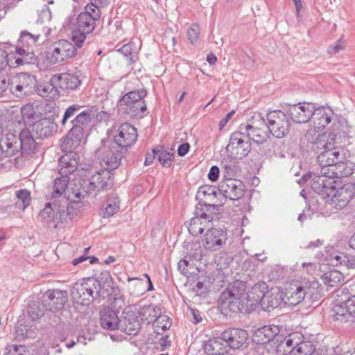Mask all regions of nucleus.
<instances>
[{
	"label": "nucleus",
	"mask_w": 355,
	"mask_h": 355,
	"mask_svg": "<svg viewBox=\"0 0 355 355\" xmlns=\"http://www.w3.org/2000/svg\"><path fill=\"white\" fill-rule=\"evenodd\" d=\"M336 135L319 133L309 130L305 138L312 144L311 150L317 156V162L324 174L349 176L354 173V164L347 160V150L341 146H335Z\"/></svg>",
	"instance_id": "obj_1"
},
{
	"label": "nucleus",
	"mask_w": 355,
	"mask_h": 355,
	"mask_svg": "<svg viewBox=\"0 0 355 355\" xmlns=\"http://www.w3.org/2000/svg\"><path fill=\"white\" fill-rule=\"evenodd\" d=\"M81 108V105L73 104L67 107L62 118V128H66L68 121H70L71 124V128L64 139L62 146L65 149L71 150L80 144L94 118L91 109L80 111Z\"/></svg>",
	"instance_id": "obj_2"
},
{
	"label": "nucleus",
	"mask_w": 355,
	"mask_h": 355,
	"mask_svg": "<svg viewBox=\"0 0 355 355\" xmlns=\"http://www.w3.org/2000/svg\"><path fill=\"white\" fill-rule=\"evenodd\" d=\"M101 17L98 11L94 8L92 10L88 7L72 19L70 23L71 40L77 46H83L87 36L94 31Z\"/></svg>",
	"instance_id": "obj_3"
},
{
	"label": "nucleus",
	"mask_w": 355,
	"mask_h": 355,
	"mask_svg": "<svg viewBox=\"0 0 355 355\" xmlns=\"http://www.w3.org/2000/svg\"><path fill=\"white\" fill-rule=\"evenodd\" d=\"M218 206L207 202H198L195 207L194 216L187 224L189 233L193 236H198L203 233L205 230H209L213 226L212 220L216 214Z\"/></svg>",
	"instance_id": "obj_4"
},
{
	"label": "nucleus",
	"mask_w": 355,
	"mask_h": 355,
	"mask_svg": "<svg viewBox=\"0 0 355 355\" xmlns=\"http://www.w3.org/2000/svg\"><path fill=\"white\" fill-rule=\"evenodd\" d=\"M248 293H245V285L242 282L234 283L225 290L218 300L219 305L223 311L239 313L244 309L245 300H252Z\"/></svg>",
	"instance_id": "obj_5"
},
{
	"label": "nucleus",
	"mask_w": 355,
	"mask_h": 355,
	"mask_svg": "<svg viewBox=\"0 0 355 355\" xmlns=\"http://www.w3.org/2000/svg\"><path fill=\"white\" fill-rule=\"evenodd\" d=\"M40 36L41 34L37 31L31 33L28 31H23L21 32L18 42L21 46L15 48L14 55L15 62L17 66L35 64L37 62L33 48L36 46Z\"/></svg>",
	"instance_id": "obj_6"
},
{
	"label": "nucleus",
	"mask_w": 355,
	"mask_h": 355,
	"mask_svg": "<svg viewBox=\"0 0 355 355\" xmlns=\"http://www.w3.org/2000/svg\"><path fill=\"white\" fill-rule=\"evenodd\" d=\"M266 288V284H255L248 295L249 297H252L253 304H260L263 310L270 311L282 304L284 300V293L278 289H271L263 291Z\"/></svg>",
	"instance_id": "obj_7"
},
{
	"label": "nucleus",
	"mask_w": 355,
	"mask_h": 355,
	"mask_svg": "<svg viewBox=\"0 0 355 355\" xmlns=\"http://www.w3.org/2000/svg\"><path fill=\"white\" fill-rule=\"evenodd\" d=\"M146 95L147 92L144 89L126 93L118 102L119 112L130 118L141 116L146 110V105L143 100Z\"/></svg>",
	"instance_id": "obj_8"
},
{
	"label": "nucleus",
	"mask_w": 355,
	"mask_h": 355,
	"mask_svg": "<svg viewBox=\"0 0 355 355\" xmlns=\"http://www.w3.org/2000/svg\"><path fill=\"white\" fill-rule=\"evenodd\" d=\"M113 184V173L103 168L90 177L88 184L85 186L87 189L84 188L76 189L73 191L72 194L75 198L82 199L93 192L96 195L98 192L110 189Z\"/></svg>",
	"instance_id": "obj_9"
},
{
	"label": "nucleus",
	"mask_w": 355,
	"mask_h": 355,
	"mask_svg": "<svg viewBox=\"0 0 355 355\" xmlns=\"http://www.w3.org/2000/svg\"><path fill=\"white\" fill-rule=\"evenodd\" d=\"M101 282L94 278H87L83 282H76L71 289V296L77 304L87 305L95 297L98 296Z\"/></svg>",
	"instance_id": "obj_10"
},
{
	"label": "nucleus",
	"mask_w": 355,
	"mask_h": 355,
	"mask_svg": "<svg viewBox=\"0 0 355 355\" xmlns=\"http://www.w3.org/2000/svg\"><path fill=\"white\" fill-rule=\"evenodd\" d=\"M80 200L75 198L71 193L67 197V200H71V202L68 203L67 206L53 202V205L56 210L54 225H53V228L58 229L61 227L62 225L69 224L71 219L81 211L82 205L79 202Z\"/></svg>",
	"instance_id": "obj_11"
},
{
	"label": "nucleus",
	"mask_w": 355,
	"mask_h": 355,
	"mask_svg": "<svg viewBox=\"0 0 355 355\" xmlns=\"http://www.w3.org/2000/svg\"><path fill=\"white\" fill-rule=\"evenodd\" d=\"M269 132L276 138H283L289 132L290 122L286 112L279 110L269 112L266 115Z\"/></svg>",
	"instance_id": "obj_12"
},
{
	"label": "nucleus",
	"mask_w": 355,
	"mask_h": 355,
	"mask_svg": "<svg viewBox=\"0 0 355 355\" xmlns=\"http://www.w3.org/2000/svg\"><path fill=\"white\" fill-rule=\"evenodd\" d=\"M319 284L313 282L311 285H294L284 293V302L290 306H295L302 302L304 299H311L315 294V289L318 288Z\"/></svg>",
	"instance_id": "obj_13"
},
{
	"label": "nucleus",
	"mask_w": 355,
	"mask_h": 355,
	"mask_svg": "<svg viewBox=\"0 0 355 355\" xmlns=\"http://www.w3.org/2000/svg\"><path fill=\"white\" fill-rule=\"evenodd\" d=\"M334 320L347 322L351 317H355V295L349 297L348 293L340 300L337 299L332 308Z\"/></svg>",
	"instance_id": "obj_14"
},
{
	"label": "nucleus",
	"mask_w": 355,
	"mask_h": 355,
	"mask_svg": "<svg viewBox=\"0 0 355 355\" xmlns=\"http://www.w3.org/2000/svg\"><path fill=\"white\" fill-rule=\"evenodd\" d=\"M251 149V142L247 139L243 130L240 129L230 135L227 150L234 152L236 158L241 159L245 157Z\"/></svg>",
	"instance_id": "obj_15"
},
{
	"label": "nucleus",
	"mask_w": 355,
	"mask_h": 355,
	"mask_svg": "<svg viewBox=\"0 0 355 355\" xmlns=\"http://www.w3.org/2000/svg\"><path fill=\"white\" fill-rule=\"evenodd\" d=\"M137 130L130 123H121L117 128L114 141L121 150H126L137 140Z\"/></svg>",
	"instance_id": "obj_16"
},
{
	"label": "nucleus",
	"mask_w": 355,
	"mask_h": 355,
	"mask_svg": "<svg viewBox=\"0 0 355 355\" xmlns=\"http://www.w3.org/2000/svg\"><path fill=\"white\" fill-rule=\"evenodd\" d=\"M323 169L314 175L312 182V189L318 194L330 196V194L336 189L335 178H342L344 176L338 175H330L331 174H324L322 173Z\"/></svg>",
	"instance_id": "obj_17"
},
{
	"label": "nucleus",
	"mask_w": 355,
	"mask_h": 355,
	"mask_svg": "<svg viewBox=\"0 0 355 355\" xmlns=\"http://www.w3.org/2000/svg\"><path fill=\"white\" fill-rule=\"evenodd\" d=\"M96 153L99 163L104 169L112 172L119 166L122 152H120L116 147L103 146L100 148Z\"/></svg>",
	"instance_id": "obj_18"
},
{
	"label": "nucleus",
	"mask_w": 355,
	"mask_h": 355,
	"mask_svg": "<svg viewBox=\"0 0 355 355\" xmlns=\"http://www.w3.org/2000/svg\"><path fill=\"white\" fill-rule=\"evenodd\" d=\"M227 240L226 230L214 228L212 226L204 235L202 244L205 248L210 251H217L223 248Z\"/></svg>",
	"instance_id": "obj_19"
},
{
	"label": "nucleus",
	"mask_w": 355,
	"mask_h": 355,
	"mask_svg": "<svg viewBox=\"0 0 355 355\" xmlns=\"http://www.w3.org/2000/svg\"><path fill=\"white\" fill-rule=\"evenodd\" d=\"M81 47L65 40H59L53 45L51 62L58 63L71 58L77 54L78 49Z\"/></svg>",
	"instance_id": "obj_20"
},
{
	"label": "nucleus",
	"mask_w": 355,
	"mask_h": 355,
	"mask_svg": "<svg viewBox=\"0 0 355 355\" xmlns=\"http://www.w3.org/2000/svg\"><path fill=\"white\" fill-rule=\"evenodd\" d=\"M248 332L239 328H229L223 331L218 339L225 341L230 349H239L247 342Z\"/></svg>",
	"instance_id": "obj_21"
},
{
	"label": "nucleus",
	"mask_w": 355,
	"mask_h": 355,
	"mask_svg": "<svg viewBox=\"0 0 355 355\" xmlns=\"http://www.w3.org/2000/svg\"><path fill=\"white\" fill-rule=\"evenodd\" d=\"M67 300L65 291L49 290L43 295L42 306L45 311L55 312L62 309Z\"/></svg>",
	"instance_id": "obj_22"
},
{
	"label": "nucleus",
	"mask_w": 355,
	"mask_h": 355,
	"mask_svg": "<svg viewBox=\"0 0 355 355\" xmlns=\"http://www.w3.org/2000/svg\"><path fill=\"white\" fill-rule=\"evenodd\" d=\"M313 104L300 103L289 105L286 110L288 116L295 123H303L311 120Z\"/></svg>",
	"instance_id": "obj_23"
},
{
	"label": "nucleus",
	"mask_w": 355,
	"mask_h": 355,
	"mask_svg": "<svg viewBox=\"0 0 355 355\" xmlns=\"http://www.w3.org/2000/svg\"><path fill=\"white\" fill-rule=\"evenodd\" d=\"M219 191L225 198L231 200L241 198L245 192V185L236 179L224 180L219 185Z\"/></svg>",
	"instance_id": "obj_24"
},
{
	"label": "nucleus",
	"mask_w": 355,
	"mask_h": 355,
	"mask_svg": "<svg viewBox=\"0 0 355 355\" xmlns=\"http://www.w3.org/2000/svg\"><path fill=\"white\" fill-rule=\"evenodd\" d=\"M312 116L311 121L313 124V128L310 130H315V131L321 133L320 131L331 121L334 116L333 110L329 107L321 106L315 107L313 106Z\"/></svg>",
	"instance_id": "obj_25"
},
{
	"label": "nucleus",
	"mask_w": 355,
	"mask_h": 355,
	"mask_svg": "<svg viewBox=\"0 0 355 355\" xmlns=\"http://www.w3.org/2000/svg\"><path fill=\"white\" fill-rule=\"evenodd\" d=\"M123 315L122 319H119L117 329L128 335H137L141 328L137 314L133 311L125 309Z\"/></svg>",
	"instance_id": "obj_26"
},
{
	"label": "nucleus",
	"mask_w": 355,
	"mask_h": 355,
	"mask_svg": "<svg viewBox=\"0 0 355 355\" xmlns=\"http://www.w3.org/2000/svg\"><path fill=\"white\" fill-rule=\"evenodd\" d=\"M279 333H280L279 326L264 325L254 331L252 341L257 345H264L270 342H273L275 344Z\"/></svg>",
	"instance_id": "obj_27"
},
{
	"label": "nucleus",
	"mask_w": 355,
	"mask_h": 355,
	"mask_svg": "<svg viewBox=\"0 0 355 355\" xmlns=\"http://www.w3.org/2000/svg\"><path fill=\"white\" fill-rule=\"evenodd\" d=\"M17 135L8 133L0 139V151L3 157H11L20 154Z\"/></svg>",
	"instance_id": "obj_28"
},
{
	"label": "nucleus",
	"mask_w": 355,
	"mask_h": 355,
	"mask_svg": "<svg viewBox=\"0 0 355 355\" xmlns=\"http://www.w3.org/2000/svg\"><path fill=\"white\" fill-rule=\"evenodd\" d=\"M53 83H57L58 87L63 91H73L78 89L81 80L79 77L73 73H62L53 76Z\"/></svg>",
	"instance_id": "obj_29"
},
{
	"label": "nucleus",
	"mask_w": 355,
	"mask_h": 355,
	"mask_svg": "<svg viewBox=\"0 0 355 355\" xmlns=\"http://www.w3.org/2000/svg\"><path fill=\"white\" fill-rule=\"evenodd\" d=\"M78 157L76 153L69 152L63 155L58 162V171L62 176H68L75 172L78 168Z\"/></svg>",
	"instance_id": "obj_30"
},
{
	"label": "nucleus",
	"mask_w": 355,
	"mask_h": 355,
	"mask_svg": "<svg viewBox=\"0 0 355 355\" xmlns=\"http://www.w3.org/2000/svg\"><path fill=\"white\" fill-rule=\"evenodd\" d=\"M58 125L49 118H43L35 122L33 126V130L39 138L44 139L52 136L56 132Z\"/></svg>",
	"instance_id": "obj_31"
},
{
	"label": "nucleus",
	"mask_w": 355,
	"mask_h": 355,
	"mask_svg": "<svg viewBox=\"0 0 355 355\" xmlns=\"http://www.w3.org/2000/svg\"><path fill=\"white\" fill-rule=\"evenodd\" d=\"M20 154H30L36 149V142L28 129H23L17 135Z\"/></svg>",
	"instance_id": "obj_32"
},
{
	"label": "nucleus",
	"mask_w": 355,
	"mask_h": 355,
	"mask_svg": "<svg viewBox=\"0 0 355 355\" xmlns=\"http://www.w3.org/2000/svg\"><path fill=\"white\" fill-rule=\"evenodd\" d=\"M100 316L101 325L103 329L110 331L117 329L119 319L114 310L104 308L100 311Z\"/></svg>",
	"instance_id": "obj_33"
},
{
	"label": "nucleus",
	"mask_w": 355,
	"mask_h": 355,
	"mask_svg": "<svg viewBox=\"0 0 355 355\" xmlns=\"http://www.w3.org/2000/svg\"><path fill=\"white\" fill-rule=\"evenodd\" d=\"M53 76L49 81L36 85V92L40 96L48 99H58L60 97L58 85L52 82Z\"/></svg>",
	"instance_id": "obj_34"
},
{
	"label": "nucleus",
	"mask_w": 355,
	"mask_h": 355,
	"mask_svg": "<svg viewBox=\"0 0 355 355\" xmlns=\"http://www.w3.org/2000/svg\"><path fill=\"white\" fill-rule=\"evenodd\" d=\"M236 157L227 156L221 160L220 166L225 180L234 179L240 172V166Z\"/></svg>",
	"instance_id": "obj_35"
},
{
	"label": "nucleus",
	"mask_w": 355,
	"mask_h": 355,
	"mask_svg": "<svg viewBox=\"0 0 355 355\" xmlns=\"http://www.w3.org/2000/svg\"><path fill=\"white\" fill-rule=\"evenodd\" d=\"M239 128L244 132L250 142L252 141L255 144H261L267 140L266 132L251 124L241 125Z\"/></svg>",
	"instance_id": "obj_36"
},
{
	"label": "nucleus",
	"mask_w": 355,
	"mask_h": 355,
	"mask_svg": "<svg viewBox=\"0 0 355 355\" xmlns=\"http://www.w3.org/2000/svg\"><path fill=\"white\" fill-rule=\"evenodd\" d=\"M69 182L68 176H62L57 178L54 180L52 191L51 193V198L55 200L58 198H63L67 200L69 193H67V189Z\"/></svg>",
	"instance_id": "obj_37"
},
{
	"label": "nucleus",
	"mask_w": 355,
	"mask_h": 355,
	"mask_svg": "<svg viewBox=\"0 0 355 355\" xmlns=\"http://www.w3.org/2000/svg\"><path fill=\"white\" fill-rule=\"evenodd\" d=\"M330 263L334 266H343L347 269L355 268V255L346 252H338L330 255Z\"/></svg>",
	"instance_id": "obj_38"
},
{
	"label": "nucleus",
	"mask_w": 355,
	"mask_h": 355,
	"mask_svg": "<svg viewBox=\"0 0 355 355\" xmlns=\"http://www.w3.org/2000/svg\"><path fill=\"white\" fill-rule=\"evenodd\" d=\"M138 314L144 322L147 324H153L161 314V309L159 306L150 304L141 306L138 311Z\"/></svg>",
	"instance_id": "obj_39"
},
{
	"label": "nucleus",
	"mask_w": 355,
	"mask_h": 355,
	"mask_svg": "<svg viewBox=\"0 0 355 355\" xmlns=\"http://www.w3.org/2000/svg\"><path fill=\"white\" fill-rule=\"evenodd\" d=\"M276 345L277 352L288 353L289 351L296 349L297 343L294 344L293 340L291 338V336H284L279 333L277 337H276Z\"/></svg>",
	"instance_id": "obj_40"
},
{
	"label": "nucleus",
	"mask_w": 355,
	"mask_h": 355,
	"mask_svg": "<svg viewBox=\"0 0 355 355\" xmlns=\"http://www.w3.org/2000/svg\"><path fill=\"white\" fill-rule=\"evenodd\" d=\"M20 86L24 90L26 96L31 94L36 87L37 80L35 77L26 73H20L16 75Z\"/></svg>",
	"instance_id": "obj_41"
},
{
	"label": "nucleus",
	"mask_w": 355,
	"mask_h": 355,
	"mask_svg": "<svg viewBox=\"0 0 355 355\" xmlns=\"http://www.w3.org/2000/svg\"><path fill=\"white\" fill-rule=\"evenodd\" d=\"M202 257V250L200 246L198 245L197 248H195L194 252H189L187 257L183 259H181L178 262V270L182 274L187 275L190 273L188 268L190 265L189 261H191V259H193V260H200Z\"/></svg>",
	"instance_id": "obj_42"
},
{
	"label": "nucleus",
	"mask_w": 355,
	"mask_h": 355,
	"mask_svg": "<svg viewBox=\"0 0 355 355\" xmlns=\"http://www.w3.org/2000/svg\"><path fill=\"white\" fill-rule=\"evenodd\" d=\"M219 340L218 338L209 340L205 345V350L209 355H229L230 349H227V345L223 347Z\"/></svg>",
	"instance_id": "obj_43"
},
{
	"label": "nucleus",
	"mask_w": 355,
	"mask_h": 355,
	"mask_svg": "<svg viewBox=\"0 0 355 355\" xmlns=\"http://www.w3.org/2000/svg\"><path fill=\"white\" fill-rule=\"evenodd\" d=\"M352 198V192L347 189L341 188L337 190L332 197V202L337 209L345 207Z\"/></svg>",
	"instance_id": "obj_44"
},
{
	"label": "nucleus",
	"mask_w": 355,
	"mask_h": 355,
	"mask_svg": "<svg viewBox=\"0 0 355 355\" xmlns=\"http://www.w3.org/2000/svg\"><path fill=\"white\" fill-rule=\"evenodd\" d=\"M321 280L326 286L334 287L338 286L344 281V276L340 271L333 270L324 273L321 276Z\"/></svg>",
	"instance_id": "obj_45"
},
{
	"label": "nucleus",
	"mask_w": 355,
	"mask_h": 355,
	"mask_svg": "<svg viewBox=\"0 0 355 355\" xmlns=\"http://www.w3.org/2000/svg\"><path fill=\"white\" fill-rule=\"evenodd\" d=\"M153 152L155 155H157L159 162L164 167L168 168L171 166L174 156L173 153L165 150L164 147L159 145L153 148Z\"/></svg>",
	"instance_id": "obj_46"
},
{
	"label": "nucleus",
	"mask_w": 355,
	"mask_h": 355,
	"mask_svg": "<svg viewBox=\"0 0 355 355\" xmlns=\"http://www.w3.org/2000/svg\"><path fill=\"white\" fill-rule=\"evenodd\" d=\"M119 200L117 198H108L105 205L100 211V215L103 218L112 216L119 210Z\"/></svg>",
	"instance_id": "obj_47"
},
{
	"label": "nucleus",
	"mask_w": 355,
	"mask_h": 355,
	"mask_svg": "<svg viewBox=\"0 0 355 355\" xmlns=\"http://www.w3.org/2000/svg\"><path fill=\"white\" fill-rule=\"evenodd\" d=\"M56 210L52 202H47L45 207L41 211L40 216L47 225H54Z\"/></svg>",
	"instance_id": "obj_48"
},
{
	"label": "nucleus",
	"mask_w": 355,
	"mask_h": 355,
	"mask_svg": "<svg viewBox=\"0 0 355 355\" xmlns=\"http://www.w3.org/2000/svg\"><path fill=\"white\" fill-rule=\"evenodd\" d=\"M16 76H12L8 79V84H9L8 89L16 97L21 98L25 96L26 94L22 89Z\"/></svg>",
	"instance_id": "obj_49"
},
{
	"label": "nucleus",
	"mask_w": 355,
	"mask_h": 355,
	"mask_svg": "<svg viewBox=\"0 0 355 355\" xmlns=\"http://www.w3.org/2000/svg\"><path fill=\"white\" fill-rule=\"evenodd\" d=\"M134 44L132 43H128L123 45L119 48L117 51L121 53L125 57L128 61L129 64H132L135 62V54L136 52L133 49Z\"/></svg>",
	"instance_id": "obj_50"
},
{
	"label": "nucleus",
	"mask_w": 355,
	"mask_h": 355,
	"mask_svg": "<svg viewBox=\"0 0 355 355\" xmlns=\"http://www.w3.org/2000/svg\"><path fill=\"white\" fill-rule=\"evenodd\" d=\"M171 325V322L168 316L165 315H162V313L158 316L155 322L153 323V327L155 331L159 333V330L166 331L168 329Z\"/></svg>",
	"instance_id": "obj_51"
},
{
	"label": "nucleus",
	"mask_w": 355,
	"mask_h": 355,
	"mask_svg": "<svg viewBox=\"0 0 355 355\" xmlns=\"http://www.w3.org/2000/svg\"><path fill=\"white\" fill-rule=\"evenodd\" d=\"M44 309L40 303L34 302L28 309V313L33 320H37L44 314Z\"/></svg>",
	"instance_id": "obj_52"
},
{
	"label": "nucleus",
	"mask_w": 355,
	"mask_h": 355,
	"mask_svg": "<svg viewBox=\"0 0 355 355\" xmlns=\"http://www.w3.org/2000/svg\"><path fill=\"white\" fill-rule=\"evenodd\" d=\"M216 188L211 186H202L200 187L198 191L196 198H205L208 200L209 198L211 196L216 197Z\"/></svg>",
	"instance_id": "obj_53"
},
{
	"label": "nucleus",
	"mask_w": 355,
	"mask_h": 355,
	"mask_svg": "<svg viewBox=\"0 0 355 355\" xmlns=\"http://www.w3.org/2000/svg\"><path fill=\"white\" fill-rule=\"evenodd\" d=\"M108 4L109 0H90L89 3H88L85 8L89 7L92 10L94 8L96 10L98 11L99 16L101 17V9L107 6Z\"/></svg>",
	"instance_id": "obj_54"
},
{
	"label": "nucleus",
	"mask_w": 355,
	"mask_h": 355,
	"mask_svg": "<svg viewBox=\"0 0 355 355\" xmlns=\"http://www.w3.org/2000/svg\"><path fill=\"white\" fill-rule=\"evenodd\" d=\"M21 113L23 120L26 123L31 121L35 116V112L31 105L23 106L21 110Z\"/></svg>",
	"instance_id": "obj_55"
},
{
	"label": "nucleus",
	"mask_w": 355,
	"mask_h": 355,
	"mask_svg": "<svg viewBox=\"0 0 355 355\" xmlns=\"http://www.w3.org/2000/svg\"><path fill=\"white\" fill-rule=\"evenodd\" d=\"M200 35V27L196 24H193L187 31L188 39L191 44H195L198 42Z\"/></svg>",
	"instance_id": "obj_56"
},
{
	"label": "nucleus",
	"mask_w": 355,
	"mask_h": 355,
	"mask_svg": "<svg viewBox=\"0 0 355 355\" xmlns=\"http://www.w3.org/2000/svg\"><path fill=\"white\" fill-rule=\"evenodd\" d=\"M51 18V12L49 8L46 5H44L41 10H38L37 23L43 24L49 21Z\"/></svg>",
	"instance_id": "obj_57"
},
{
	"label": "nucleus",
	"mask_w": 355,
	"mask_h": 355,
	"mask_svg": "<svg viewBox=\"0 0 355 355\" xmlns=\"http://www.w3.org/2000/svg\"><path fill=\"white\" fill-rule=\"evenodd\" d=\"M31 193L27 189H21L16 191L17 198L21 200L24 209L26 208L31 202Z\"/></svg>",
	"instance_id": "obj_58"
},
{
	"label": "nucleus",
	"mask_w": 355,
	"mask_h": 355,
	"mask_svg": "<svg viewBox=\"0 0 355 355\" xmlns=\"http://www.w3.org/2000/svg\"><path fill=\"white\" fill-rule=\"evenodd\" d=\"M7 350L6 355H27L28 354L24 345H10L7 347Z\"/></svg>",
	"instance_id": "obj_59"
},
{
	"label": "nucleus",
	"mask_w": 355,
	"mask_h": 355,
	"mask_svg": "<svg viewBox=\"0 0 355 355\" xmlns=\"http://www.w3.org/2000/svg\"><path fill=\"white\" fill-rule=\"evenodd\" d=\"M308 345L306 343H302L296 346V349H293L284 355H309V352L305 351Z\"/></svg>",
	"instance_id": "obj_60"
},
{
	"label": "nucleus",
	"mask_w": 355,
	"mask_h": 355,
	"mask_svg": "<svg viewBox=\"0 0 355 355\" xmlns=\"http://www.w3.org/2000/svg\"><path fill=\"white\" fill-rule=\"evenodd\" d=\"M344 42L342 39H339L336 42L328 48L327 53L331 55L336 54L343 50L344 49Z\"/></svg>",
	"instance_id": "obj_61"
},
{
	"label": "nucleus",
	"mask_w": 355,
	"mask_h": 355,
	"mask_svg": "<svg viewBox=\"0 0 355 355\" xmlns=\"http://www.w3.org/2000/svg\"><path fill=\"white\" fill-rule=\"evenodd\" d=\"M220 170L217 166H213L211 167L208 173V178L211 182H215L218 179Z\"/></svg>",
	"instance_id": "obj_62"
},
{
	"label": "nucleus",
	"mask_w": 355,
	"mask_h": 355,
	"mask_svg": "<svg viewBox=\"0 0 355 355\" xmlns=\"http://www.w3.org/2000/svg\"><path fill=\"white\" fill-rule=\"evenodd\" d=\"M190 148L188 143H183L180 144L178 148V154L180 157H183L187 154Z\"/></svg>",
	"instance_id": "obj_63"
},
{
	"label": "nucleus",
	"mask_w": 355,
	"mask_h": 355,
	"mask_svg": "<svg viewBox=\"0 0 355 355\" xmlns=\"http://www.w3.org/2000/svg\"><path fill=\"white\" fill-rule=\"evenodd\" d=\"M8 54L6 51L0 48V71L7 64Z\"/></svg>",
	"instance_id": "obj_64"
}]
</instances>
